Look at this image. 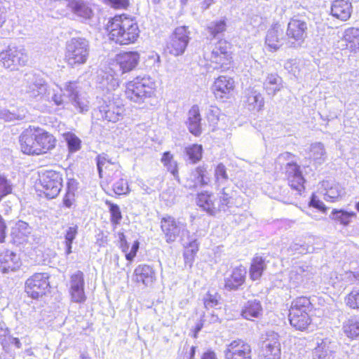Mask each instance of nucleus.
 <instances>
[{
  "instance_id": "40",
  "label": "nucleus",
  "mask_w": 359,
  "mask_h": 359,
  "mask_svg": "<svg viewBox=\"0 0 359 359\" xmlns=\"http://www.w3.org/2000/svg\"><path fill=\"white\" fill-rule=\"evenodd\" d=\"M100 88L107 91L115 90L118 86V79L110 72H102L97 79Z\"/></svg>"
},
{
  "instance_id": "57",
  "label": "nucleus",
  "mask_w": 359,
  "mask_h": 359,
  "mask_svg": "<svg viewBox=\"0 0 359 359\" xmlns=\"http://www.w3.org/2000/svg\"><path fill=\"white\" fill-rule=\"evenodd\" d=\"M72 300L76 303H83L86 301V297L84 288L69 289Z\"/></svg>"
},
{
  "instance_id": "39",
  "label": "nucleus",
  "mask_w": 359,
  "mask_h": 359,
  "mask_svg": "<svg viewBox=\"0 0 359 359\" xmlns=\"http://www.w3.org/2000/svg\"><path fill=\"white\" fill-rule=\"evenodd\" d=\"M27 110L24 107L13 108L12 109L0 110V118L5 121H22L26 118Z\"/></svg>"
},
{
  "instance_id": "2",
  "label": "nucleus",
  "mask_w": 359,
  "mask_h": 359,
  "mask_svg": "<svg viewBox=\"0 0 359 359\" xmlns=\"http://www.w3.org/2000/svg\"><path fill=\"white\" fill-rule=\"evenodd\" d=\"M156 83L149 76H137L126 84V96L131 102L142 104L154 94Z\"/></svg>"
},
{
  "instance_id": "14",
  "label": "nucleus",
  "mask_w": 359,
  "mask_h": 359,
  "mask_svg": "<svg viewBox=\"0 0 359 359\" xmlns=\"http://www.w3.org/2000/svg\"><path fill=\"white\" fill-rule=\"evenodd\" d=\"M224 355L225 359H252V348L249 344L238 339L226 344Z\"/></svg>"
},
{
  "instance_id": "47",
  "label": "nucleus",
  "mask_w": 359,
  "mask_h": 359,
  "mask_svg": "<svg viewBox=\"0 0 359 359\" xmlns=\"http://www.w3.org/2000/svg\"><path fill=\"white\" fill-rule=\"evenodd\" d=\"M210 36L215 38L223 34L226 29V23L224 19L212 21L209 23L207 27Z\"/></svg>"
},
{
  "instance_id": "54",
  "label": "nucleus",
  "mask_w": 359,
  "mask_h": 359,
  "mask_svg": "<svg viewBox=\"0 0 359 359\" xmlns=\"http://www.w3.org/2000/svg\"><path fill=\"white\" fill-rule=\"evenodd\" d=\"M221 297L217 292H208L203 298L204 306L207 309L215 308L219 304Z\"/></svg>"
},
{
  "instance_id": "22",
  "label": "nucleus",
  "mask_w": 359,
  "mask_h": 359,
  "mask_svg": "<svg viewBox=\"0 0 359 359\" xmlns=\"http://www.w3.org/2000/svg\"><path fill=\"white\" fill-rule=\"evenodd\" d=\"M247 270L245 266L240 265L234 268L231 275L224 279V287L229 291H236L244 284Z\"/></svg>"
},
{
  "instance_id": "51",
  "label": "nucleus",
  "mask_w": 359,
  "mask_h": 359,
  "mask_svg": "<svg viewBox=\"0 0 359 359\" xmlns=\"http://www.w3.org/2000/svg\"><path fill=\"white\" fill-rule=\"evenodd\" d=\"M186 154L191 163H195L199 161L202 158L203 148L199 144H192L185 149Z\"/></svg>"
},
{
  "instance_id": "26",
  "label": "nucleus",
  "mask_w": 359,
  "mask_h": 359,
  "mask_svg": "<svg viewBox=\"0 0 359 359\" xmlns=\"http://www.w3.org/2000/svg\"><path fill=\"white\" fill-rule=\"evenodd\" d=\"M229 50L230 44L225 40H220L213 47L209 59L212 62L223 65L229 60Z\"/></svg>"
},
{
  "instance_id": "55",
  "label": "nucleus",
  "mask_w": 359,
  "mask_h": 359,
  "mask_svg": "<svg viewBox=\"0 0 359 359\" xmlns=\"http://www.w3.org/2000/svg\"><path fill=\"white\" fill-rule=\"evenodd\" d=\"M70 288H84V275L81 271H77L71 276L70 278Z\"/></svg>"
},
{
  "instance_id": "37",
  "label": "nucleus",
  "mask_w": 359,
  "mask_h": 359,
  "mask_svg": "<svg viewBox=\"0 0 359 359\" xmlns=\"http://www.w3.org/2000/svg\"><path fill=\"white\" fill-rule=\"evenodd\" d=\"M266 269V264L265 259L260 256H255L251 262L249 275L252 280H259L264 270Z\"/></svg>"
},
{
  "instance_id": "13",
  "label": "nucleus",
  "mask_w": 359,
  "mask_h": 359,
  "mask_svg": "<svg viewBox=\"0 0 359 359\" xmlns=\"http://www.w3.org/2000/svg\"><path fill=\"white\" fill-rule=\"evenodd\" d=\"M81 90V87L77 81L66 82L64 87L60 88L65 97H68L72 104L82 113L88 110V101L82 96Z\"/></svg>"
},
{
  "instance_id": "30",
  "label": "nucleus",
  "mask_w": 359,
  "mask_h": 359,
  "mask_svg": "<svg viewBox=\"0 0 359 359\" xmlns=\"http://www.w3.org/2000/svg\"><path fill=\"white\" fill-rule=\"evenodd\" d=\"M244 102L250 111L262 109L264 101L262 94L254 88H249L245 91Z\"/></svg>"
},
{
  "instance_id": "21",
  "label": "nucleus",
  "mask_w": 359,
  "mask_h": 359,
  "mask_svg": "<svg viewBox=\"0 0 359 359\" xmlns=\"http://www.w3.org/2000/svg\"><path fill=\"white\" fill-rule=\"evenodd\" d=\"M19 142L21 151L29 155H39L36 138V128H29L25 130L20 136Z\"/></svg>"
},
{
  "instance_id": "27",
  "label": "nucleus",
  "mask_w": 359,
  "mask_h": 359,
  "mask_svg": "<svg viewBox=\"0 0 359 359\" xmlns=\"http://www.w3.org/2000/svg\"><path fill=\"white\" fill-rule=\"evenodd\" d=\"M36 138L37 149L39 150V155L46 153L55 147L56 140L51 134L43 129L36 128Z\"/></svg>"
},
{
  "instance_id": "59",
  "label": "nucleus",
  "mask_w": 359,
  "mask_h": 359,
  "mask_svg": "<svg viewBox=\"0 0 359 359\" xmlns=\"http://www.w3.org/2000/svg\"><path fill=\"white\" fill-rule=\"evenodd\" d=\"M219 108L210 106L207 112V119L210 124L215 125L219 120Z\"/></svg>"
},
{
  "instance_id": "5",
  "label": "nucleus",
  "mask_w": 359,
  "mask_h": 359,
  "mask_svg": "<svg viewBox=\"0 0 359 359\" xmlns=\"http://www.w3.org/2000/svg\"><path fill=\"white\" fill-rule=\"evenodd\" d=\"M28 60V55L22 47L9 46L0 53L1 65L11 71L18 70L20 67L25 66Z\"/></svg>"
},
{
  "instance_id": "61",
  "label": "nucleus",
  "mask_w": 359,
  "mask_h": 359,
  "mask_svg": "<svg viewBox=\"0 0 359 359\" xmlns=\"http://www.w3.org/2000/svg\"><path fill=\"white\" fill-rule=\"evenodd\" d=\"M9 336V330L6 327L4 323H0V343L4 348H6L8 344V337Z\"/></svg>"
},
{
  "instance_id": "23",
  "label": "nucleus",
  "mask_w": 359,
  "mask_h": 359,
  "mask_svg": "<svg viewBox=\"0 0 359 359\" xmlns=\"http://www.w3.org/2000/svg\"><path fill=\"white\" fill-rule=\"evenodd\" d=\"M140 61V54L137 51L123 52L116 57V64L122 73L133 70Z\"/></svg>"
},
{
  "instance_id": "6",
  "label": "nucleus",
  "mask_w": 359,
  "mask_h": 359,
  "mask_svg": "<svg viewBox=\"0 0 359 359\" xmlns=\"http://www.w3.org/2000/svg\"><path fill=\"white\" fill-rule=\"evenodd\" d=\"M307 22L299 17L292 18L286 31L287 47L297 48L302 46L307 35Z\"/></svg>"
},
{
  "instance_id": "24",
  "label": "nucleus",
  "mask_w": 359,
  "mask_h": 359,
  "mask_svg": "<svg viewBox=\"0 0 359 359\" xmlns=\"http://www.w3.org/2000/svg\"><path fill=\"white\" fill-rule=\"evenodd\" d=\"M97 168L100 178L104 177L105 175L107 177H111V172L114 171L113 174L116 177L121 175V170H119V165L111 162L108 156L106 154H99L96 157Z\"/></svg>"
},
{
  "instance_id": "33",
  "label": "nucleus",
  "mask_w": 359,
  "mask_h": 359,
  "mask_svg": "<svg viewBox=\"0 0 359 359\" xmlns=\"http://www.w3.org/2000/svg\"><path fill=\"white\" fill-rule=\"evenodd\" d=\"M262 314V306L261 302L257 299H250L245 303L241 316L246 320H252L253 318H258Z\"/></svg>"
},
{
  "instance_id": "36",
  "label": "nucleus",
  "mask_w": 359,
  "mask_h": 359,
  "mask_svg": "<svg viewBox=\"0 0 359 359\" xmlns=\"http://www.w3.org/2000/svg\"><path fill=\"white\" fill-rule=\"evenodd\" d=\"M342 330L344 334L351 339H355L359 337V316H353L343 323Z\"/></svg>"
},
{
  "instance_id": "49",
  "label": "nucleus",
  "mask_w": 359,
  "mask_h": 359,
  "mask_svg": "<svg viewBox=\"0 0 359 359\" xmlns=\"http://www.w3.org/2000/svg\"><path fill=\"white\" fill-rule=\"evenodd\" d=\"M63 136L70 153L76 152L81 149V141L75 134L67 133Z\"/></svg>"
},
{
  "instance_id": "44",
  "label": "nucleus",
  "mask_w": 359,
  "mask_h": 359,
  "mask_svg": "<svg viewBox=\"0 0 359 359\" xmlns=\"http://www.w3.org/2000/svg\"><path fill=\"white\" fill-rule=\"evenodd\" d=\"M109 177L111 178V180H117L113 184V190L116 194L126 195L130 192V189L128 184L127 180L124 177V175L122 173L121 171V175L119 177H116L113 174Z\"/></svg>"
},
{
  "instance_id": "29",
  "label": "nucleus",
  "mask_w": 359,
  "mask_h": 359,
  "mask_svg": "<svg viewBox=\"0 0 359 359\" xmlns=\"http://www.w3.org/2000/svg\"><path fill=\"white\" fill-rule=\"evenodd\" d=\"M201 116L198 105H194L188 112V118L186 122L189 131L196 137L202 133Z\"/></svg>"
},
{
  "instance_id": "35",
  "label": "nucleus",
  "mask_w": 359,
  "mask_h": 359,
  "mask_svg": "<svg viewBox=\"0 0 359 359\" xmlns=\"http://www.w3.org/2000/svg\"><path fill=\"white\" fill-rule=\"evenodd\" d=\"M306 154L308 158L318 165H321L324 163L327 158L325 149L321 142L311 144Z\"/></svg>"
},
{
  "instance_id": "50",
  "label": "nucleus",
  "mask_w": 359,
  "mask_h": 359,
  "mask_svg": "<svg viewBox=\"0 0 359 359\" xmlns=\"http://www.w3.org/2000/svg\"><path fill=\"white\" fill-rule=\"evenodd\" d=\"M105 203L109 208L111 224L114 226L119 224L122 219V214L119 206L109 201H106Z\"/></svg>"
},
{
  "instance_id": "8",
  "label": "nucleus",
  "mask_w": 359,
  "mask_h": 359,
  "mask_svg": "<svg viewBox=\"0 0 359 359\" xmlns=\"http://www.w3.org/2000/svg\"><path fill=\"white\" fill-rule=\"evenodd\" d=\"M48 87L46 81L41 76L34 74H27L21 90L29 98L41 100Z\"/></svg>"
},
{
  "instance_id": "18",
  "label": "nucleus",
  "mask_w": 359,
  "mask_h": 359,
  "mask_svg": "<svg viewBox=\"0 0 359 359\" xmlns=\"http://www.w3.org/2000/svg\"><path fill=\"white\" fill-rule=\"evenodd\" d=\"M210 182V174L208 170V165L203 164L198 166L191 172L185 187L189 189H196L198 187L208 185Z\"/></svg>"
},
{
  "instance_id": "10",
  "label": "nucleus",
  "mask_w": 359,
  "mask_h": 359,
  "mask_svg": "<svg viewBox=\"0 0 359 359\" xmlns=\"http://www.w3.org/2000/svg\"><path fill=\"white\" fill-rule=\"evenodd\" d=\"M62 178L60 172L48 170L40 178V185L42 191L46 198L52 199L55 198L62 189Z\"/></svg>"
},
{
  "instance_id": "63",
  "label": "nucleus",
  "mask_w": 359,
  "mask_h": 359,
  "mask_svg": "<svg viewBox=\"0 0 359 359\" xmlns=\"http://www.w3.org/2000/svg\"><path fill=\"white\" fill-rule=\"evenodd\" d=\"M108 4L114 8H126L129 6L128 0H108Z\"/></svg>"
},
{
  "instance_id": "60",
  "label": "nucleus",
  "mask_w": 359,
  "mask_h": 359,
  "mask_svg": "<svg viewBox=\"0 0 359 359\" xmlns=\"http://www.w3.org/2000/svg\"><path fill=\"white\" fill-rule=\"evenodd\" d=\"M78 233L77 225L69 226L65 235V243H72Z\"/></svg>"
},
{
  "instance_id": "9",
  "label": "nucleus",
  "mask_w": 359,
  "mask_h": 359,
  "mask_svg": "<svg viewBox=\"0 0 359 359\" xmlns=\"http://www.w3.org/2000/svg\"><path fill=\"white\" fill-rule=\"evenodd\" d=\"M281 344L280 336L273 331H268L262 336L261 356L262 359H280Z\"/></svg>"
},
{
  "instance_id": "53",
  "label": "nucleus",
  "mask_w": 359,
  "mask_h": 359,
  "mask_svg": "<svg viewBox=\"0 0 359 359\" xmlns=\"http://www.w3.org/2000/svg\"><path fill=\"white\" fill-rule=\"evenodd\" d=\"M309 271V270L308 267L305 269L303 266L295 267L290 273V281L294 283L295 285L300 284L301 283L304 282L303 273L308 272Z\"/></svg>"
},
{
  "instance_id": "58",
  "label": "nucleus",
  "mask_w": 359,
  "mask_h": 359,
  "mask_svg": "<svg viewBox=\"0 0 359 359\" xmlns=\"http://www.w3.org/2000/svg\"><path fill=\"white\" fill-rule=\"evenodd\" d=\"M15 230L20 234V238L27 237L32 232V228L23 221H18L15 224Z\"/></svg>"
},
{
  "instance_id": "38",
  "label": "nucleus",
  "mask_w": 359,
  "mask_h": 359,
  "mask_svg": "<svg viewBox=\"0 0 359 359\" xmlns=\"http://www.w3.org/2000/svg\"><path fill=\"white\" fill-rule=\"evenodd\" d=\"M323 186L326 191L325 199L327 201L333 202L345 194L344 189L339 183H330L327 181L323 182Z\"/></svg>"
},
{
  "instance_id": "42",
  "label": "nucleus",
  "mask_w": 359,
  "mask_h": 359,
  "mask_svg": "<svg viewBox=\"0 0 359 359\" xmlns=\"http://www.w3.org/2000/svg\"><path fill=\"white\" fill-rule=\"evenodd\" d=\"M263 86L266 93L269 95L273 96L282 87L281 79L276 74H269L265 79Z\"/></svg>"
},
{
  "instance_id": "31",
  "label": "nucleus",
  "mask_w": 359,
  "mask_h": 359,
  "mask_svg": "<svg viewBox=\"0 0 359 359\" xmlns=\"http://www.w3.org/2000/svg\"><path fill=\"white\" fill-rule=\"evenodd\" d=\"M233 80L224 76H219L213 85V90L217 97H227L233 89Z\"/></svg>"
},
{
  "instance_id": "4",
  "label": "nucleus",
  "mask_w": 359,
  "mask_h": 359,
  "mask_svg": "<svg viewBox=\"0 0 359 359\" xmlns=\"http://www.w3.org/2000/svg\"><path fill=\"white\" fill-rule=\"evenodd\" d=\"M90 53L89 41L83 37H74L66 43L65 59L72 67L87 62Z\"/></svg>"
},
{
  "instance_id": "3",
  "label": "nucleus",
  "mask_w": 359,
  "mask_h": 359,
  "mask_svg": "<svg viewBox=\"0 0 359 359\" xmlns=\"http://www.w3.org/2000/svg\"><path fill=\"white\" fill-rule=\"evenodd\" d=\"M312 310V304L306 297H299L292 302L289 310L290 325L297 330H305L311 324L309 313Z\"/></svg>"
},
{
  "instance_id": "12",
  "label": "nucleus",
  "mask_w": 359,
  "mask_h": 359,
  "mask_svg": "<svg viewBox=\"0 0 359 359\" xmlns=\"http://www.w3.org/2000/svg\"><path fill=\"white\" fill-rule=\"evenodd\" d=\"M188 27L181 26L175 28L167 43L168 52L175 56L182 55L189 42Z\"/></svg>"
},
{
  "instance_id": "41",
  "label": "nucleus",
  "mask_w": 359,
  "mask_h": 359,
  "mask_svg": "<svg viewBox=\"0 0 359 359\" xmlns=\"http://www.w3.org/2000/svg\"><path fill=\"white\" fill-rule=\"evenodd\" d=\"M343 38L352 52L359 50V29L350 27L344 31Z\"/></svg>"
},
{
  "instance_id": "11",
  "label": "nucleus",
  "mask_w": 359,
  "mask_h": 359,
  "mask_svg": "<svg viewBox=\"0 0 359 359\" xmlns=\"http://www.w3.org/2000/svg\"><path fill=\"white\" fill-rule=\"evenodd\" d=\"M49 278L48 273H35L26 280L25 292L33 299L42 297L49 287Z\"/></svg>"
},
{
  "instance_id": "28",
  "label": "nucleus",
  "mask_w": 359,
  "mask_h": 359,
  "mask_svg": "<svg viewBox=\"0 0 359 359\" xmlns=\"http://www.w3.org/2000/svg\"><path fill=\"white\" fill-rule=\"evenodd\" d=\"M352 13V5L348 0H335L331 6V14L333 17L346 21L350 18Z\"/></svg>"
},
{
  "instance_id": "62",
  "label": "nucleus",
  "mask_w": 359,
  "mask_h": 359,
  "mask_svg": "<svg viewBox=\"0 0 359 359\" xmlns=\"http://www.w3.org/2000/svg\"><path fill=\"white\" fill-rule=\"evenodd\" d=\"M310 206L321 210L323 212L326 211V207L324 203L318 200L315 195H313L309 202Z\"/></svg>"
},
{
  "instance_id": "7",
  "label": "nucleus",
  "mask_w": 359,
  "mask_h": 359,
  "mask_svg": "<svg viewBox=\"0 0 359 359\" xmlns=\"http://www.w3.org/2000/svg\"><path fill=\"white\" fill-rule=\"evenodd\" d=\"M161 229L168 243L175 242L177 238L184 241L183 237L189 236V231L186 224L177 221L174 217L167 215L161 219Z\"/></svg>"
},
{
  "instance_id": "64",
  "label": "nucleus",
  "mask_w": 359,
  "mask_h": 359,
  "mask_svg": "<svg viewBox=\"0 0 359 359\" xmlns=\"http://www.w3.org/2000/svg\"><path fill=\"white\" fill-rule=\"evenodd\" d=\"M74 193L67 191L63 198V203L67 208H70L74 201Z\"/></svg>"
},
{
  "instance_id": "32",
  "label": "nucleus",
  "mask_w": 359,
  "mask_h": 359,
  "mask_svg": "<svg viewBox=\"0 0 359 359\" xmlns=\"http://www.w3.org/2000/svg\"><path fill=\"white\" fill-rule=\"evenodd\" d=\"M135 280L146 286L151 285L156 279V273L153 268L147 264L139 265L134 271Z\"/></svg>"
},
{
  "instance_id": "20",
  "label": "nucleus",
  "mask_w": 359,
  "mask_h": 359,
  "mask_svg": "<svg viewBox=\"0 0 359 359\" xmlns=\"http://www.w3.org/2000/svg\"><path fill=\"white\" fill-rule=\"evenodd\" d=\"M123 112V106L109 101L99 107L97 116L103 120L115 123L122 117Z\"/></svg>"
},
{
  "instance_id": "43",
  "label": "nucleus",
  "mask_w": 359,
  "mask_h": 359,
  "mask_svg": "<svg viewBox=\"0 0 359 359\" xmlns=\"http://www.w3.org/2000/svg\"><path fill=\"white\" fill-rule=\"evenodd\" d=\"M355 217H356V214L354 212H347L344 210L337 209H334L330 215L332 219L339 222L344 226L348 225L351 218Z\"/></svg>"
},
{
  "instance_id": "45",
  "label": "nucleus",
  "mask_w": 359,
  "mask_h": 359,
  "mask_svg": "<svg viewBox=\"0 0 359 359\" xmlns=\"http://www.w3.org/2000/svg\"><path fill=\"white\" fill-rule=\"evenodd\" d=\"M161 162L164 166L167 168L168 170L174 176L176 180H178V170L177 162L173 159L172 154L170 151L163 153L161 158Z\"/></svg>"
},
{
  "instance_id": "56",
  "label": "nucleus",
  "mask_w": 359,
  "mask_h": 359,
  "mask_svg": "<svg viewBox=\"0 0 359 359\" xmlns=\"http://www.w3.org/2000/svg\"><path fill=\"white\" fill-rule=\"evenodd\" d=\"M346 304L351 309H359V290H353L346 297Z\"/></svg>"
},
{
  "instance_id": "16",
  "label": "nucleus",
  "mask_w": 359,
  "mask_h": 359,
  "mask_svg": "<svg viewBox=\"0 0 359 359\" xmlns=\"http://www.w3.org/2000/svg\"><path fill=\"white\" fill-rule=\"evenodd\" d=\"M265 43L273 50H278L283 45L287 46V35L279 23L273 24L267 31Z\"/></svg>"
},
{
  "instance_id": "19",
  "label": "nucleus",
  "mask_w": 359,
  "mask_h": 359,
  "mask_svg": "<svg viewBox=\"0 0 359 359\" xmlns=\"http://www.w3.org/2000/svg\"><path fill=\"white\" fill-rule=\"evenodd\" d=\"M21 266L20 257L14 252L9 250L0 253V271L4 274H8L18 271Z\"/></svg>"
},
{
  "instance_id": "25",
  "label": "nucleus",
  "mask_w": 359,
  "mask_h": 359,
  "mask_svg": "<svg viewBox=\"0 0 359 359\" xmlns=\"http://www.w3.org/2000/svg\"><path fill=\"white\" fill-rule=\"evenodd\" d=\"M335 344L330 339L325 338L317 343L312 351L313 359H334Z\"/></svg>"
},
{
  "instance_id": "52",
  "label": "nucleus",
  "mask_w": 359,
  "mask_h": 359,
  "mask_svg": "<svg viewBox=\"0 0 359 359\" xmlns=\"http://www.w3.org/2000/svg\"><path fill=\"white\" fill-rule=\"evenodd\" d=\"M229 190L226 187H223L220 192V200L217 203V208H219V211H226V208L230 206L231 203V194L228 191Z\"/></svg>"
},
{
  "instance_id": "46",
  "label": "nucleus",
  "mask_w": 359,
  "mask_h": 359,
  "mask_svg": "<svg viewBox=\"0 0 359 359\" xmlns=\"http://www.w3.org/2000/svg\"><path fill=\"white\" fill-rule=\"evenodd\" d=\"M63 97H65L64 93L62 94L60 90L58 92L48 87L46 95L42 97V100L53 102L56 106L64 107L65 102Z\"/></svg>"
},
{
  "instance_id": "34",
  "label": "nucleus",
  "mask_w": 359,
  "mask_h": 359,
  "mask_svg": "<svg viewBox=\"0 0 359 359\" xmlns=\"http://www.w3.org/2000/svg\"><path fill=\"white\" fill-rule=\"evenodd\" d=\"M197 205L211 215L219 212V208H217L214 195L208 192H202L198 195Z\"/></svg>"
},
{
  "instance_id": "15",
  "label": "nucleus",
  "mask_w": 359,
  "mask_h": 359,
  "mask_svg": "<svg viewBox=\"0 0 359 359\" xmlns=\"http://www.w3.org/2000/svg\"><path fill=\"white\" fill-rule=\"evenodd\" d=\"M60 4L67 7L82 22H86L93 16L92 8L82 0H62Z\"/></svg>"
},
{
  "instance_id": "17",
  "label": "nucleus",
  "mask_w": 359,
  "mask_h": 359,
  "mask_svg": "<svg viewBox=\"0 0 359 359\" xmlns=\"http://www.w3.org/2000/svg\"><path fill=\"white\" fill-rule=\"evenodd\" d=\"M287 180L290 187L299 194L304 190L305 180L300 170V167L295 163H287L285 168Z\"/></svg>"
},
{
  "instance_id": "1",
  "label": "nucleus",
  "mask_w": 359,
  "mask_h": 359,
  "mask_svg": "<svg viewBox=\"0 0 359 359\" xmlns=\"http://www.w3.org/2000/svg\"><path fill=\"white\" fill-rule=\"evenodd\" d=\"M110 40L117 44L128 45L134 43L140 35L135 20L125 15H116L107 25Z\"/></svg>"
},
{
  "instance_id": "48",
  "label": "nucleus",
  "mask_w": 359,
  "mask_h": 359,
  "mask_svg": "<svg viewBox=\"0 0 359 359\" xmlns=\"http://www.w3.org/2000/svg\"><path fill=\"white\" fill-rule=\"evenodd\" d=\"M229 177L226 172V168L223 163H219L215 169V182L217 187L226 184Z\"/></svg>"
}]
</instances>
